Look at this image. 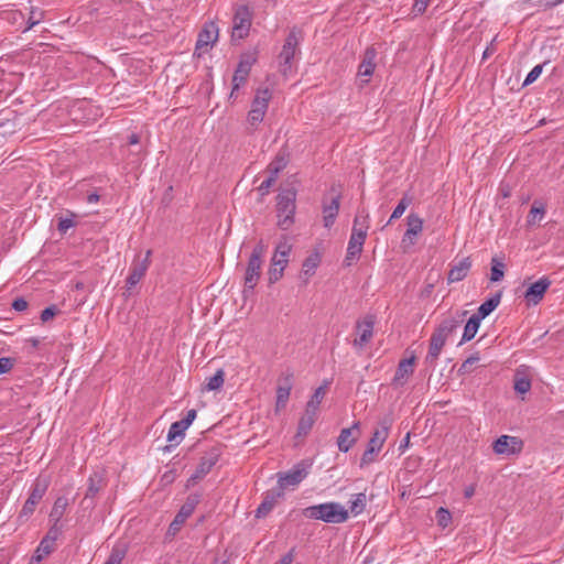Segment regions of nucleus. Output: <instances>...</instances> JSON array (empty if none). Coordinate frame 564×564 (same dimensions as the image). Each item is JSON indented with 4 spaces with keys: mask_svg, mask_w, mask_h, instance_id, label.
Listing matches in <instances>:
<instances>
[{
    "mask_svg": "<svg viewBox=\"0 0 564 564\" xmlns=\"http://www.w3.org/2000/svg\"><path fill=\"white\" fill-rule=\"evenodd\" d=\"M302 514L307 519L326 523H344L349 518V511L341 503L334 501L306 507Z\"/></svg>",
    "mask_w": 564,
    "mask_h": 564,
    "instance_id": "nucleus-1",
    "label": "nucleus"
},
{
    "mask_svg": "<svg viewBox=\"0 0 564 564\" xmlns=\"http://www.w3.org/2000/svg\"><path fill=\"white\" fill-rule=\"evenodd\" d=\"M312 467V463L308 460H301L295 464L288 471H280L276 474L279 491L276 492L278 497H282L284 490L289 488H296L310 474V469Z\"/></svg>",
    "mask_w": 564,
    "mask_h": 564,
    "instance_id": "nucleus-2",
    "label": "nucleus"
},
{
    "mask_svg": "<svg viewBox=\"0 0 564 564\" xmlns=\"http://www.w3.org/2000/svg\"><path fill=\"white\" fill-rule=\"evenodd\" d=\"M296 192L294 189L282 191L276 197L278 226L288 230L294 223Z\"/></svg>",
    "mask_w": 564,
    "mask_h": 564,
    "instance_id": "nucleus-3",
    "label": "nucleus"
},
{
    "mask_svg": "<svg viewBox=\"0 0 564 564\" xmlns=\"http://www.w3.org/2000/svg\"><path fill=\"white\" fill-rule=\"evenodd\" d=\"M267 246L263 243V241H259L250 257L247 263L246 273H245V293L248 291L252 292L256 288L260 275H261V269H262V259L265 254Z\"/></svg>",
    "mask_w": 564,
    "mask_h": 564,
    "instance_id": "nucleus-4",
    "label": "nucleus"
},
{
    "mask_svg": "<svg viewBox=\"0 0 564 564\" xmlns=\"http://www.w3.org/2000/svg\"><path fill=\"white\" fill-rule=\"evenodd\" d=\"M271 98L272 93L269 88L258 89L256 91L254 98L251 102V109L247 117V122L250 127L256 128L260 122H262Z\"/></svg>",
    "mask_w": 564,
    "mask_h": 564,
    "instance_id": "nucleus-5",
    "label": "nucleus"
},
{
    "mask_svg": "<svg viewBox=\"0 0 564 564\" xmlns=\"http://www.w3.org/2000/svg\"><path fill=\"white\" fill-rule=\"evenodd\" d=\"M257 62V53H245L241 55L240 61L238 63V66L235 70V74L232 76V89L230 93V98L235 96V93L239 90L240 87L245 86L248 76L250 74V70L252 66Z\"/></svg>",
    "mask_w": 564,
    "mask_h": 564,
    "instance_id": "nucleus-6",
    "label": "nucleus"
},
{
    "mask_svg": "<svg viewBox=\"0 0 564 564\" xmlns=\"http://www.w3.org/2000/svg\"><path fill=\"white\" fill-rule=\"evenodd\" d=\"M300 41L301 32L296 29L291 30L279 55L281 72L284 75L291 70V63L295 56Z\"/></svg>",
    "mask_w": 564,
    "mask_h": 564,
    "instance_id": "nucleus-7",
    "label": "nucleus"
},
{
    "mask_svg": "<svg viewBox=\"0 0 564 564\" xmlns=\"http://www.w3.org/2000/svg\"><path fill=\"white\" fill-rule=\"evenodd\" d=\"M252 13L247 6L236 9L232 21V40H242L248 36L251 28Z\"/></svg>",
    "mask_w": 564,
    "mask_h": 564,
    "instance_id": "nucleus-8",
    "label": "nucleus"
},
{
    "mask_svg": "<svg viewBox=\"0 0 564 564\" xmlns=\"http://www.w3.org/2000/svg\"><path fill=\"white\" fill-rule=\"evenodd\" d=\"M48 488V481L46 479H37L30 491L29 498L24 502L22 510L20 512V518H29L33 514L36 505L44 497L46 490Z\"/></svg>",
    "mask_w": 564,
    "mask_h": 564,
    "instance_id": "nucleus-9",
    "label": "nucleus"
},
{
    "mask_svg": "<svg viewBox=\"0 0 564 564\" xmlns=\"http://www.w3.org/2000/svg\"><path fill=\"white\" fill-rule=\"evenodd\" d=\"M406 230L402 237V247L404 249L414 246L416 237L423 230V219L415 213H410L406 217Z\"/></svg>",
    "mask_w": 564,
    "mask_h": 564,
    "instance_id": "nucleus-10",
    "label": "nucleus"
},
{
    "mask_svg": "<svg viewBox=\"0 0 564 564\" xmlns=\"http://www.w3.org/2000/svg\"><path fill=\"white\" fill-rule=\"evenodd\" d=\"M492 448L497 455L511 456L521 452L522 441L516 436L501 435L495 441Z\"/></svg>",
    "mask_w": 564,
    "mask_h": 564,
    "instance_id": "nucleus-11",
    "label": "nucleus"
},
{
    "mask_svg": "<svg viewBox=\"0 0 564 564\" xmlns=\"http://www.w3.org/2000/svg\"><path fill=\"white\" fill-rule=\"evenodd\" d=\"M199 500L200 496L198 494H191L172 521L170 529L174 531L178 530L180 527L193 514L196 506L199 503Z\"/></svg>",
    "mask_w": 564,
    "mask_h": 564,
    "instance_id": "nucleus-12",
    "label": "nucleus"
},
{
    "mask_svg": "<svg viewBox=\"0 0 564 564\" xmlns=\"http://www.w3.org/2000/svg\"><path fill=\"white\" fill-rule=\"evenodd\" d=\"M377 51L373 47H368L365 51L362 61L358 67L357 76L360 79L361 85L368 84L370 77L373 75L376 68Z\"/></svg>",
    "mask_w": 564,
    "mask_h": 564,
    "instance_id": "nucleus-13",
    "label": "nucleus"
},
{
    "mask_svg": "<svg viewBox=\"0 0 564 564\" xmlns=\"http://www.w3.org/2000/svg\"><path fill=\"white\" fill-rule=\"evenodd\" d=\"M366 235L361 231L357 230L355 232H351L348 246H347V252L345 257V264L351 265L354 261H356L359 256L362 252L364 243L366 241Z\"/></svg>",
    "mask_w": 564,
    "mask_h": 564,
    "instance_id": "nucleus-14",
    "label": "nucleus"
},
{
    "mask_svg": "<svg viewBox=\"0 0 564 564\" xmlns=\"http://www.w3.org/2000/svg\"><path fill=\"white\" fill-rule=\"evenodd\" d=\"M151 254H152V251L148 250L145 252V257L143 260L134 262L132 264V267L130 269V273L126 280V284L129 290L132 289L133 286H135L142 280V278L145 275V273L150 267V263H151V260H150Z\"/></svg>",
    "mask_w": 564,
    "mask_h": 564,
    "instance_id": "nucleus-15",
    "label": "nucleus"
},
{
    "mask_svg": "<svg viewBox=\"0 0 564 564\" xmlns=\"http://www.w3.org/2000/svg\"><path fill=\"white\" fill-rule=\"evenodd\" d=\"M218 39V26L214 22L206 23L199 32L196 51L206 52Z\"/></svg>",
    "mask_w": 564,
    "mask_h": 564,
    "instance_id": "nucleus-16",
    "label": "nucleus"
},
{
    "mask_svg": "<svg viewBox=\"0 0 564 564\" xmlns=\"http://www.w3.org/2000/svg\"><path fill=\"white\" fill-rule=\"evenodd\" d=\"M550 285L551 281L544 276L532 283L524 293V297L528 303L534 305L538 304Z\"/></svg>",
    "mask_w": 564,
    "mask_h": 564,
    "instance_id": "nucleus-17",
    "label": "nucleus"
},
{
    "mask_svg": "<svg viewBox=\"0 0 564 564\" xmlns=\"http://www.w3.org/2000/svg\"><path fill=\"white\" fill-rule=\"evenodd\" d=\"M321 262V252L317 250L311 252L302 263L300 278L303 279L305 283H307L308 280L316 273V270L319 267Z\"/></svg>",
    "mask_w": 564,
    "mask_h": 564,
    "instance_id": "nucleus-18",
    "label": "nucleus"
},
{
    "mask_svg": "<svg viewBox=\"0 0 564 564\" xmlns=\"http://www.w3.org/2000/svg\"><path fill=\"white\" fill-rule=\"evenodd\" d=\"M291 251L292 245L286 239L280 241L275 247L270 264L285 270Z\"/></svg>",
    "mask_w": 564,
    "mask_h": 564,
    "instance_id": "nucleus-19",
    "label": "nucleus"
},
{
    "mask_svg": "<svg viewBox=\"0 0 564 564\" xmlns=\"http://www.w3.org/2000/svg\"><path fill=\"white\" fill-rule=\"evenodd\" d=\"M413 371H414V357H410V358L401 360L395 370L392 383L395 387L404 386L408 378L413 373Z\"/></svg>",
    "mask_w": 564,
    "mask_h": 564,
    "instance_id": "nucleus-20",
    "label": "nucleus"
},
{
    "mask_svg": "<svg viewBox=\"0 0 564 564\" xmlns=\"http://www.w3.org/2000/svg\"><path fill=\"white\" fill-rule=\"evenodd\" d=\"M339 195L334 196L329 202L323 203V223L325 228H330L338 215Z\"/></svg>",
    "mask_w": 564,
    "mask_h": 564,
    "instance_id": "nucleus-21",
    "label": "nucleus"
},
{
    "mask_svg": "<svg viewBox=\"0 0 564 564\" xmlns=\"http://www.w3.org/2000/svg\"><path fill=\"white\" fill-rule=\"evenodd\" d=\"M470 267L471 261L469 260V258H464L459 260L451 268L447 276L448 282L454 283L462 281L468 274Z\"/></svg>",
    "mask_w": 564,
    "mask_h": 564,
    "instance_id": "nucleus-22",
    "label": "nucleus"
},
{
    "mask_svg": "<svg viewBox=\"0 0 564 564\" xmlns=\"http://www.w3.org/2000/svg\"><path fill=\"white\" fill-rule=\"evenodd\" d=\"M359 430V422H354L351 427H346L340 431L337 438L338 449L343 453H347L356 442V437L352 436V431Z\"/></svg>",
    "mask_w": 564,
    "mask_h": 564,
    "instance_id": "nucleus-23",
    "label": "nucleus"
},
{
    "mask_svg": "<svg viewBox=\"0 0 564 564\" xmlns=\"http://www.w3.org/2000/svg\"><path fill=\"white\" fill-rule=\"evenodd\" d=\"M357 329L359 332V337L355 339V346L362 348L373 335V321L365 319L357 325Z\"/></svg>",
    "mask_w": 564,
    "mask_h": 564,
    "instance_id": "nucleus-24",
    "label": "nucleus"
},
{
    "mask_svg": "<svg viewBox=\"0 0 564 564\" xmlns=\"http://www.w3.org/2000/svg\"><path fill=\"white\" fill-rule=\"evenodd\" d=\"M390 423L387 420L380 422V426L375 430L368 444L375 446L377 449H381L388 435H389Z\"/></svg>",
    "mask_w": 564,
    "mask_h": 564,
    "instance_id": "nucleus-25",
    "label": "nucleus"
},
{
    "mask_svg": "<svg viewBox=\"0 0 564 564\" xmlns=\"http://www.w3.org/2000/svg\"><path fill=\"white\" fill-rule=\"evenodd\" d=\"M501 301V293H496L488 300H486L484 303L480 304L478 307L477 313H475V316H478L480 321L486 318L488 315H490L500 304Z\"/></svg>",
    "mask_w": 564,
    "mask_h": 564,
    "instance_id": "nucleus-26",
    "label": "nucleus"
},
{
    "mask_svg": "<svg viewBox=\"0 0 564 564\" xmlns=\"http://www.w3.org/2000/svg\"><path fill=\"white\" fill-rule=\"evenodd\" d=\"M457 317H449L444 319L438 327L435 329V334L440 335L442 338L446 339L448 336L459 326L462 319Z\"/></svg>",
    "mask_w": 564,
    "mask_h": 564,
    "instance_id": "nucleus-27",
    "label": "nucleus"
},
{
    "mask_svg": "<svg viewBox=\"0 0 564 564\" xmlns=\"http://www.w3.org/2000/svg\"><path fill=\"white\" fill-rule=\"evenodd\" d=\"M328 382H324V384L319 386L313 393L312 398L307 401L305 410L307 412L316 413L318 408L326 394Z\"/></svg>",
    "mask_w": 564,
    "mask_h": 564,
    "instance_id": "nucleus-28",
    "label": "nucleus"
},
{
    "mask_svg": "<svg viewBox=\"0 0 564 564\" xmlns=\"http://www.w3.org/2000/svg\"><path fill=\"white\" fill-rule=\"evenodd\" d=\"M445 343H446V339H444L440 335H436L435 333H433L431 340H430V348H429V352L426 356V360L430 362H434L438 358Z\"/></svg>",
    "mask_w": 564,
    "mask_h": 564,
    "instance_id": "nucleus-29",
    "label": "nucleus"
},
{
    "mask_svg": "<svg viewBox=\"0 0 564 564\" xmlns=\"http://www.w3.org/2000/svg\"><path fill=\"white\" fill-rule=\"evenodd\" d=\"M316 417H317L316 413L307 412L305 410L303 416L299 421L297 435L299 436L307 435L310 433V431L312 430V427L316 421Z\"/></svg>",
    "mask_w": 564,
    "mask_h": 564,
    "instance_id": "nucleus-30",
    "label": "nucleus"
},
{
    "mask_svg": "<svg viewBox=\"0 0 564 564\" xmlns=\"http://www.w3.org/2000/svg\"><path fill=\"white\" fill-rule=\"evenodd\" d=\"M480 322L481 321L478 318V316H475L474 314L469 317V319L467 321V323L465 325L460 344L467 343L475 337V335L477 334V332L479 329Z\"/></svg>",
    "mask_w": 564,
    "mask_h": 564,
    "instance_id": "nucleus-31",
    "label": "nucleus"
},
{
    "mask_svg": "<svg viewBox=\"0 0 564 564\" xmlns=\"http://www.w3.org/2000/svg\"><path fill=\"white\" fill-rule=\"evenodd\" d=\"M366 506H367L366 492H359V494L352 495L351 499L349 500V511L355 517L362 513L364 510L366 509Z\"/></svg>",
    "mask_w": 564,
    "mask_h": 564,
    "instance_id": "nucleus-32",
    "label": "nucleus"
},
{
    "mask_svg": "<svg viewBox=\"0 0 564 564\" xmlns=\"http://www.w3.org/2000/svg\"><path fill=\"white\" fill-rule=\"evenodd\" d=\"M545 215V207L542 203L534 202L529 212L527 223L529 226L539 224Z\"/></svg>",
    "mask_w": 564,
    "mask_h": 564,
    "instance_id": "nucleus-33",
    "label": "nucleus"
},
{
    "mask_svg": "<svg viewBox=\"0 0 564 564\" xmlns=\"http://www.w3.org/2000/svg\"><path fill=\"white\" fill-rule=\"evenodd\" d=\"M217 457L209 455L205 456L200 459V463L198 464L195 474L193 475V478H202L205 475H207L213 466L216 464Z\"/></svg>",
    "mask_w": 564,
    "mask_h": 564,
    "instance_id": "nucleus-34",
    "label": "nucleus"
},
{
    "mask_svg": "<svg viewBox=\"0 0 564 564\" xmlns=\"http://www.w3.org/2000/svg\"><path fill=\"white\" fill-rule=\"evenodd\" d=\"M369 228V215L365 210H359L354 219L351 232L357 230L364 232L367 236Z\"/></svg>",
    "mask_w": 564,
    "mask_h": 564,
    "instance_id": "nucleus-35",
    "label": "nucleus"
},
{
    "mask_svg": "<svg viewBox=\"0 0 564 564\" xmlns=\"http://www.w3.org/2000/svg\"><path fill=\"white\" fill-rule=\"evenodd\" d=\"M54 544L45 541V540H41L39 546L36 547L31 561L32 562H35V563H40L45 556H47L48 554H51L54 550Z\"/></svg>",
    "mask_w": 564,
    "mask_h": 564,
    "instance_id": "nucleus-36",
    "label": "nucleus"
},
{
    "mask_svg": "<svg viewBox=\"0 0 564 564\" xmlns=\"http://www.w3.org/2000/svg\"><path fill=\"white\" fill-rule=\"evenodd\" d=\"M225 381V373L221 369L217 370L216 373L207 379L205 384L206 391L218 390L223 387Z\"/></svg>",
    "mask_w": 564,
    "mask_h": 564,
    "instance_id": "nucleus-37",
    "label": "nucleus"
},
{
    "mask_svg": "<svg viewBox=\"0 0 564 564\" xmlns=\"http://www.w3.org/2000/svg\"><path fill=\"white\" fill-rule=\"evenodd\" d=\"M411 203H412V198L409 197L408 195H404L400 199V202L398 203L395 208L393 209L388 224H390L391 221H393L395 219H399L404 214L406 208L411 205Z\"/></svg>",
    "mask_w": 564,
    "mask_h": 564,
    "instance_id": "nucleus-38",
    "label": "nucleus"
},
{
    "mask_svg": "<svg viewBox=\"0 0 564 564\" xmlns=\"http://www.w3.org/2000/svg\"><path fill=\"white\" fill-rule=\"evenodd\" d=\"M291 383H286L285 386H279L278 389H276V408L278 409H283L286 403H288V400L290 398V393H291Z\"/></svg>",
    "mask_w": 564,
    "mask_h": 564,
    "instance_id": "nucleus-39",
    "label": "nucleus"
},
{
    "mask_svg": "<svg viewBox=\"0 0 564 564\" xmlns=\"http://www.w3.org/2000/svg\"><path fill=\"white\" fill-rule=\"evenodd\" d=\"M275 497L276 495L267 496L263 501L260 503V506L257 508L256 516L258 518L264 517L268 514L275 505Z\"/></svg>",
    "mask_w": 564,
    "mask_h": 564,
    "instance_id": "nucleus-40",
    "label": "nucleus"
},
{
    "mask_svg": "<svg viewBox=\"0 0 564 564\" xmlns=\"http://www.w3.org/2000/svg\"><path fill=\"white\" fill-rule=\"evenodd\" d=\"M66 506L67 500L65 498H57L50 514L51 519L58 522L64 514Z\"/></svg>",
    "mask_w": 564,
    "mask_h": 564,
    "instance_id": "nucleus-41",
    "label": "nucleus"
},
{
    "mask_svg": "<svg viewBox=\"0 0 564 564\" xmlns=\"http://www.w3.org/2000/svg\"><path fill=\"white\" fill-rule=\"evenodd\" d=\"M185 427L180 423V421L172 423L167 432V441L173 442L176 438L182 440L185 435Z\"/></svg>",
    "mask_w": 564,
    "mask_h": 564,
    "instance_id": "nucleus-42",
    "label": "nucleus"
},
{
    "mask_svg": "<svg viewBox=\"0 0 564 564\" xmlns=\"http://www.w3.org/2000/svg\"><path fill=\"white\" fill-rule=\"evenodd\" d=\"M503 263L497 260L496 258L491 261V274H490V281L491 282H498L503 278Z\"/></svg>",
    "mask_w": 564,
    "mask_h": 564,
    "instance_id": "nucleus-43",
    "label": "nucleus"
},
{
    "mask_svg": "<svg viewBox=\"0 0 564 564\" xmlns=\"http://www.w3.org/2000/svg\"><path fill=\"white\" fill-rule=\"evenodd\" d=\"M43 18V12L36 8H31L30 17L28 19V24L24 28L23 32H26L37 25Z\"/></svg>",
    "mask_w": 564,
    "mask_h": 564,
    "instance_id": "nucleus-44",
    "label": "nucleus"
},
{
    "mask_svg": "<svg viewBox=\"0 0 564 564\" xmlns=\"http://www.w3.org/2000/svg\"><path fill=\"white\" fill-rule=\"evenodd\" d=\"M285 166V158L283 155H276L275 160L269 164L268 171L270 174H273L278 177L279 172L283 170Z\"/></svg>",
    "mask_w": 564,
    "mask_h": 564,
    "instance_id": "nucleus-45",
    "label": "nucleus"
},
{
    "mask_svg": "<svg viewBox=\"0 0 564 564\" xmlns=\"http://www.w3.org/2000/svg\"><path fill=\"white\" fill-rule=\"evenodd\" d=\"M126 556V550L119 546L112 549L108 560L105 564H121L122 560Z\"/></svg>",
    "mask_w": 564,
    "mask_h": 564,
    "instance_id": "nucleus-46",
    "label": "nucleus"
},
{
    "mask_svg": "<svg viewBox=\"0 0 564 564\" xmlns=\"http://www.w3.org/2000/svg\"><path fill=\"white\" fill-rule=\"evenodd\" d=\"M436 520L440 527L446 528L452 521V514L447 509L440 507L436 511Z\"/></svg>",
    "mask_w": 564,
    "mask_h": 564,
    "instance_id": "nucleus-47",
    "label": "nucleus"
},
{
    "mask_svg": "<svg viewBox=\"0 0 564 564\" xmlns=\"http://www.w3.org/2000/svg\"><path fill=\"white\" fill-rule=\"evenodd\" d=\"M530 389H531V381L528 378L521 377V378L516 379L514 390L517 393L525 394L527 392L530 391Z\"/></svg>",
    "mask_w": 564,
    "mask_h": 564,
    "instance_id": "nucleus-48",
    "label": "nucleus"
},
{
    "mask_svg": "<svg viewBox=\"0 0 564 564\" xmlns=\"http://www.w3.org/2000/svg\"><path fill=\"white\" fill-rule=\"evenodd\" d=\"M61 528L57 525V522L55 521L54 524L48 529L46 535L43 538V540L52 543L55 545L56 540L61 535Z\"/></svg>",
    "mask_w": 564,
    "mask_h": 564,
    "instance_id": "nucleus-49",
    "label": "nucleus"
},
{
    "mask_svg": "<svg viewBox=\"0 0 564 564\" xmlns=\"http://www.w3.org/2000/svg\"><path fill=\"white\" fill-rule=\"evenodd\" d=\"M381 449H377L375 446L367 445L366 451L362 454L360 465L365 466L370 464L373 460V455L378 454Z\"/></svg>",
    "mask_w": 564,
    "mask_h": 564,
    "instance_id": "nucleus-50",
    "label": "nucleus"
},
{
    "mask_svg": "<svg viewBox=\"0 0 564 564\" xmlns=\"http://www.w3.org/2000/svg\"><path fill=\"white\" fill-rule=\"evenodd\" d=\"M284 269L270 264L268 280L270 284L276 283L283 276Z\"/></svg>",
    "mask_w": 564,
    "mask_h": 564,
    "instance_id": "nucleus-51",
    "label": "nucleus"
},
{
    "mask_svg": "<svg viewBox=\"0 0 564 564\" xmlns=\"http://www.w3.org/2000/svg\"><path fill=\"white\" fill-rule=\"evenodd\" d=\"M276 180V176L269 173V176L262 181V183L259 185L258 189L259 192L264 195L269 192L270 187L274 184Z\"/></svg>",
    "mask_w": 564,
    "mask_h": 564,
    "instance_id": "nucleus-52",
    "label": "nucleus"
},
{
    "mask_svg": "<svg viewBox=\"0 0 564 564\" xmlns=\"http://www.w3.org/2000/svg\"><path fill=\"white\" fill-rule=\"evenodd\" d=\"M542 73V65L534 66L524 79V85H530L535 82Z\"/></svg>",
    "mask_w": 564,
    "mask_h": 564,
    "instance_id": "nucleus-53",
    "label": "nucleus"
},
{
    "mask_svg": "<svg viewBox=\"0 0 564 564\" xmlns=\"http://www.w3.org/2000/svg\"><path fill=\"white\" fill-rule=\"evenodd\" d=\"M56 313H57L56 307L54 305H51L42 311L41 321L43 323H46L50 319H52L56 315Z\"/></svg>",
    "mask_w": 564,
    "mask_h": 564,
    "instance_id": "nucleus-54",
    "label": "nucleus"
},
{
    "mask_svg": "<svg viewBox=\"0 0 564 564\" xmlns=\"http://www.w3.org/2000/svg\"><path fill=\"white\" fill-rule=\"evenodd\" d=\"M196 419V411L194 409L188 410L185 417L180 420V423L187 430L194 420Z\"/></svg>",
    "mask_w": 564,
    "mask_h": 564,
    "instance_id": "nucleus-55",
    "label": "nucleus"
},
{
    "mask_svg": "<svg viewBox=\"0 0 564 564\" xmlns=\"http://www.w3.org/2000/svg\"><path fill=\"white\" fill-rule=\"evenodd\" d=\"M196 419V411L194 409L188 410L185 417L180 420V423L187 430L194 420Z\"/></svg>",
    "mask_w": 564,
    "mask_h": 564,
    "instance_id": "nucleus-56",
    "label": "nucleus"
},
{
    "mask_svg": "<svg viewBox=\"0 0 564 564\" xmlns=\"http://www.w3.org/2000/svg\"><path fill=\"white\" fill-rule=\"evenodd\" d=\"M430 2H431V0H414L413 11L416 14L423 13L426 10V8L429 7Z\"/></svg>",
    "mask_w": 564,
    "mask_h": 564,
    "instance_id": "nucleus-57",
    "label": "nucleus"
},
{
    "mask_svg": "<svg viewBox=\"0 0 564 564\" xmlns=\"http://www.w3.org/2000/svg\"><path fill=\"white\" fill-rule=\"evenodd\" d=\"M564 0H529V2L533 6L539 7H555L562 3Z\"/></svg>",
    "mask_w": 564,
    "mask_h": 564,
    "instance_id": "nucleus-58",
    "label": "nucleus"
},
{
    "mask_svg": "<svg viewBox=\"0 0 564 564\" xmlns=\"http://www.w3.org/2000/svg\"><path fill=\"white\" fill-rule=\"evenodd\" d=\"M13 367V361L11 358L2 357L0 358V375L9 372Z\"/></svg>",
    "mask_w": 564,
    "mask_h": 564,
    "instance_id": "nucleus-59",
    "label": "nucleus"
},
{
    "mask_svg": "<svg viewBox=\"0 0 564 564\" xmlns=\"http://www.w3.org/2000/svg\"><path fill=\"white\" fill-rule=\"evenodd\" d=\"M75 223L72 218H61L58 221V230L65 234L69 228L74 227Z\"/></svg>",
    "mask_w": 564,
    "mask_h": 564,
    "instance_id": "nucleus-60",
    "label": "nucleus"
},
{
    "mask_svg": "<svg viewBox=\"0 0 564 564\" xmlns=\"http://www.w3.org/2000/svg\"><path fill=\"white\" fill-rule=\"evenodd\" d=\"M12 307L17 312H23L28 308V302L22 297L15 299L12 303Z\"/></svg>",
    "mask_w": 564,
    "mask_h": 564,
    "instance_id": "nucleus-61",
    "label": "nucleus"
},
{
    "mask_svg": "<svg viewBox=\"0 0 564 564\" xmlns=\"http://www.w3.org/2000/svg\"><path fill=\"white\" fill-rule=\"evenodd\" d=\"M478 361H479V357H478L477 355H476V356H470L469 358H467V359L463 362V365H462V367H460V370H462V371H468V370H469V368H470L474 364H476V362H478Z\"/></svg>",
    "mask_w": 564,
    "mask_h": 564,
    "instance_id": "nucleus-62",
    "label": "nucleus"
},
{
    "mask_svg": "<svg viewBox=\"0 0 564 564\" xmlns=\"http://www.w3.org/2000/svg\"><path fill=\"white\" fill-rule=\"evenodd\" d=\"M99 491L98 485L95 482L94 478H89V484L87 488V497H94Z\"/></svg>",
    "mask_w": 564,
    "mask_h": 564,
    "instance_id": "nucleus-63",
    "label": "nucleus"
},
{
    "mask_svg": "<svg viewBox=\"0 0 564 564\" xmlns=\"http://www.w3.org/2000/svg\"><path fill=\"white\" fill-rule=\"evenodd\" d=\"M24 18L23 13L19 10H11L8 12V20L11 22H17L18 20H22Z\"/></svg>",
    "mask_w": 564,
    "mask_h": 564,
    "instance_id": "nucleus-64",
    "label": "nucleus"
}]
</instances>
